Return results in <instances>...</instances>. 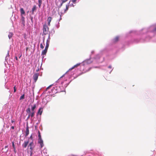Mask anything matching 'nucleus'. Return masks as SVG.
<instances>
[{
	"mask_svg": "<svg viewBox=\"0 0 156 156\" xmlns=\"http://www.w3.org/2000/svg\"><path fill=\"white\" fill-rule=\"evenodd\" d=\"M48 29V28L46 24H44L43 25V33L44 34H47Z\"/></svg>",
	"mask_w": 156,
	"mask_h": 156,
	"instance_id": "f257e3e1",
	"label": "nucleus"
},
{
	"mask_svg": "<svg viewBox=\"0 0 156 156\" xmlns=\"http://www.w3.org/2000/svg\"><path fill=\"white\" fill-rule=\"evenodd\" d=\"M39 75V73H36L34 74L33 76V78L35 82H36L37 80Z\"/></svg>",
	"mask_w": 156,
	"mask_h": 156,
	"instance_id": "f03ea898",
	"label": "nucleus"
},
{
	"mask_svg": "<svg viewBox=\"0 0 156 156\" xmlns=\"http://www.w3.org/2000/svg\"><path fill=\"white\" fill-rule=\"evenodd\" d=\"M38 143L40 144L41 148L44 146L43 141L42 138L38 139Z\"/></svg>",
	"mask_w": 156,
	"mask_h": 156,
	"instance_id": "7ed1b4c3",
	"label": "nucleus"
},
{
	"mask_svg": "<svg viewBox=\"0 0 156 156\" xmlns=\"http://www.w3.org/2000/svg\"><path fill=\"white\" fill-rule=\"evenodd\" d=\"M34 145V143L32 141L30 143L28 146V147H30V149L31 151H33L34 149V147L33 146Z\"/></svg>",
	"mask_w": 156,
	"mask_h": 156,
	"instance_id": "20e7f679",
	"label": "nucleus"
},
{
	"mask_svg": "<svg viewBox=\"0 0 156 156\" xmlns=\"http://www.w3.org/2000/svg\"><path fill=\"white\" fill-rule=\"evenodd\" d=\"M52 20V18L50 16L48 17L47 19L48 24L49 26H50V23Z\"/></svg>",
	"mask_w": 156,
	"mask_h": 156,
	"instance_id": "39448f33",
	"label": "nucleus"
},
{
	"mask_svg": "<svg viewBox=\"0 0 156 156\" xmlns=\"http://www.w3.org/2000/svg\"><path fill=\"white\" fill-rule=\"evenodd\" d=\"M28 143V141H25L24 143L22 145V146L24 148H26L27 147Z\"/></svg>",
	"mask_w": 156,
	"mask_h": 156,
	"instance_id": "423d86ee",
	"label": "nucleus"
},
{
	"mask_svg": "<svg viewBox=\"0 0 156 156\" xmlns=\"http://www.w3.org/2000/svg\"><path fill=\"white\" fill-rule=\"evenodd\" d=\"M20 12L21 13V16H23V15H25V12L23 9V8L20 9Z\"/></svg>",
	"mask_w": 156,
	"mask_h": 156,
	"instance_id": "0eeeda50",
	"label": "nucleus"
},
{
	"mask_svg": "<svg viewBox=\"0 0 156 156\" xmlns=\"http://www.w3.org/2000/svg\"><path fill=\"white\" fill-rule=\"evenodd\" d=\"M119 39V37L118 36L116 37L115 38L113 39V42H116L118 41Z\"/></svg>",
	"mask_w": 156,
	"mask_h": 156,
	"instance_id": "6e6552de",
	"label": "nucleus"
},
{
	"mask_svg": "<svg viewBox=\"0 0 156 156\" xmlns=\"http://www.w3.org/2000/svg\"><path fill=\"white\" fill-rule=\"evenodd\" d=\"M69 7V5H67L66 6V9L64 10V11L63 12H62L61 13L63 14L65 13L68 9Z\"/></svg>",
	"mask_w": 156,
	"mask_h": 156,
	"instance_id": "1a4fd4ad",
	"label": "nucleus"
},
{
	"mask_svg": "<svg viewBox=\"0 0 156 156\" xmlns=\"http://www.w3.org/2000/svg\"><path fill=\"white\" fill-rule=\"evenodd\" d=\"M49 40L50 39V38H49V37L48 39V40L47 41L46 44V46H45V48L47 49H48V48L49 45Z\"/></svg>",
	"mask_w": 156,
	"mask_h": 156,
	"instance_id": "9d476101",
	"label": "nucleus"
},
{
	"mask_svg": "<svg viewBox=\"0 0 156 156\" xmlns=\"http://www.w3.org/2000/svg\"><path fill=\"white\" fill-rule=\"evenodd\" d=\"M29 127L28 126H27L26 129V136H27L29 134Z\"/></svg>",
	"mask_w": 156,
	"mask_h": 156,
	"instance_id": "9b49d317",
	"label": "nucleus"
},
{
	"mask_svg": "<svg viewBox=\"0 0 156 156\" xmlns=\"http://www.w3.org/2000/svg\"><path fill=\"white\" fill-rule=\"evenodd\" d=\"M21 16V21L22 22V23L23 24V26L25 25V18L23 16Z\"/></svg>",
	"mask_w": 156,
	"mask_h": 156,
	"instance_id": "f8f14e48",
	"label": "nucleus"
},
{
	"mask_svg": "<svg viewBox=\"0 0 156 156\" xmlns=\"http://www.w3.org/2000/svg\"><path fill=\"white\" fill-rule=\"evenodd\" d=\"M47 49L45 48L42 51L41 55H46L47 51Z\"/></svg>",
	"mask_w": 156,
	"mask_h": 156,
	"instance_id": "ddd939ff",
	"label": "nucleus"
},
{
	"mask_svg": "<svg viewBox=\"0 0 156 156\" xmlns=\"http://www.w3.org/2000/svg\"><path fill=\"white\" fill-rule=\"evenodd\" d=\"M80 63H77V64L76 65H74L71 68H70L69 69V70H72L73 69H74V68H75L76 67H77L78 66H79L80 65Z\"/></svg>",
	"mask_w": 156,
	"mask_h": 156,
	"instance_id": "4468645a",
	"label": "nucleus"
},
{
	"mask_svg": "<svg viewBox=\"0 0 156 156\" xmlns=\"http://www.w3.org/2000/svg\"><path fill=\"white\" fill-rule=\"evenodd\" d=\"M36 9V5H34L33 6L31 10V12L32 14H34V12L35 11Z\"/></svg>",
	"mask_w": 156,
	"mask_h": 156,
	"instance_id": "2eb2a0df",
	"label": "nucleus"
},
{
	"mask_svg": "<svg viewBox=\"0 0 156 156\" xmlns=\"http://www.w3.org/2000/svg\"><path fill=\"white\" fill-rule=\"evenodd\" d=\"M35 112H30V113H29L31 117H33L34 115Z\"/></svg>",
	"mask_w": 156,
	"mask_h": 156,
	"instance_id": "dca6fc26",
	"label": "nucleus"
},
{
	"mask_svg": "<svg viewBox=\"0 0 156 156\" xmlns=\"http://www.w3.org/2000/svg\"><path fill=\"white\" fill-rule=\"evenodd\" d=\"M61 0L62 1V2L59 5V6L60 7L62 5V4L63 3L66 2L68 1V0Z\"/></svg>",
	"mask_w": 156,
	"mask_h": 156,
	"instance_id": "f3484780",
	"label": "nucleus"
},
{
	"mask_svg": "<svg viewBox=\"0 0 156 156\" xmlns=\"http://www.w3.org/2000/svg\"><path fill=\"white\" fill-rule=\"evenodd\" d=\"M13 35V34L12 33H9L8 35V37L9 39H10L11 37H12Z\"/></svg>",
	"mask_w": 156,
	"mask_h": 156,
	"instance_id": "a211bd4d",
	"label": "nucleus"
},
{
	"mask_svg": "<svg viewBox=\"0 0 156 156\" xmlns=\"http://www.w3.org/2000/svg\"><path fill=\"white\" fill-rule=\"evenodd\" d=\"M41 108H40L39 109V110L38 111V113L40 115H41L42 112V110L41 111Z\"/></svg>",
	"mask_w": 156,
	"mask_h": 156,
	"instance_id": "6ab92c4d",
	"label": "nucleus"
},
{
	"mask_svg": "<svg viewBox=\"0 0 156 156\" xmlns=\"http://www.w3.org/2000/svg\"><path fill=\"white\" fill-rule=\"evenodd\" d=\"M36 108V105H34L32 107V112H35L34 110Z\"/></svg>",
	"mask_w": 156,
	"mask_h": 156,
	"instance_id": "aec40b11",
	"label": "nucleus"
},
{
	"mask_svg": "<svg viewBox=\"0 0 156 156\" xmlns=\"http://www.w3.org/2000/svg\"><path fill=\"white\" fill-rule=\"evenodd\" d=\"M26 112L27 113L29 114L30 112V109L29 108H28L26 110Z\"/></svg>",
	"mask_w": 156,
	"mask_h": 156,
	"instance_id": "412c9836",
	"label": "nucleus"
},
{
	"mask_svg": "<svg viewBox=\"0 0 156 156\" xmlns=\"http://www.w3.org/2000/svg\"><path fill=\"white\" fill-rule=\"evenodd\" d=\"M38 137H39V139H41V134L40 132L39 131H38Z\"/></svg>",
	"mask_w": 156,
	"mask_h": 156,
	"instance_id": "4be33fe9",
	"label": "nucleus"
},
{
	"mask_svg": "<svg viewBox=\"0 0 156 156\" xmlns=\"http://www.w3.org/2000/svg\"><path fill=\"white\" fill-rule=\"evenodd\" d=\"M40 48L42 49L44 48V47L43 46V44L42 43L41 44H40Z\"/></svg>",
	"mask_w": 156,
	"mask_h": 156,
	"instance_id": "5701e85b",
	"label": "nucleus"
},
{
	"mask_svg": "<svg viewBox=\"0 0 156 156\" xmlns=\"http://www.w3.org/2000/svg\"><path fill=\"white\" fill-rule=\"evenodd\" d=\"M71 1L74 3H76V0H71Z\"/></svg>",
	"mask_w": 156,
	"mask_h": 156,
	"instance_id": "b1692460",
	"label": "nucleus"
},
{
	"mask_svg": "<svg viewBox=\"0 0 156 156\" xmlns=\"http://www.w3.org/2000/svg\"><path fill=\"white\" fill-rule=\"evenodd\" d=\"M12 147H13L14 149H15V145H14V143L13 142H12Z\"/></svg>",
	"mask_w": 156,
	"mask_h": 156,
	"instance_id": "393cba45",
	"label": "nucleus"
},
{
	"mask_svg": "<svg viewBox=\"0 0 156 156\" xmlns=\"http://www.w3.org/2000/svg\"><path fill=\"white\" fill-rule=\"evenodd\" d=\"M52 86V85H50L46 89V90H47L48 89H49L50 87H51Z\"/></svg>",
	"mask_w": 156,
	"mask_h": 156,
	"instance_id": "a878e982",
	"label": "nucleus"
},
{
	"mask_svg": "<svg viewBox=\"0 0 156 156\" xmlns=\"http://www.w3.org/2000/svg\"><path fill=\"white\" fill-rule=\"evenodd\" d=\"M16 86H15L14 87V92H16Z\"/></svg>",
	"mask_w": 156,
	"mask_h": 156,
	"instance_id": "bb28decb",
	"label": "nucleus"
},
{
	"mask_svg": "<svg viewBox=\"0 0 156 156\" xmlns=\"http://www.w3.org/2000/svg\"><path fill=\"white\" fill-rule=\"evenodd\" d=\"M42 4V3H39L38 6L39 8H40L41 7Z\"/></svg>",
	"mask_w": 156,
	"mask_h": 156,
	"instance_id": "cd10ccee",
	"label": "nucleus"
},
{
	"mask_svg": "<svg viewBox=\"0 0 156 156\" xmlns=\"http://www.w3.org/2000/svg\"><path fill=\"white\" fill-rule=\"evenodd\" d=\"M38 3H42V0H38Z\"/></svg>",
	"mask_w": 156,
	"mask_h": 156,
	"instance_id": "c85d7f7f",
	"label": "nucleus"
},
{
	"mask_svg": "<svg viewBox=\"0 0 156 156\" xmlns=\"http://www.w3.org/2000/svg\"><path fill=\"white\" fill-rule=\"evenodd\" d=\"M33 154V151H30V155L31 156Z\"/></svg>",
	"mask_w": 156,
	"mask_h": 156,
	"instance_id": "c756f323",
	"label": "nucleus"
},
{
	"mask_svg": "<svg viewBox=\"0 0 156 156\" xmlns=\"http://www.w3.org/2000/svg\"><path fill=\"white\" fill-rule=\"evenodd\" d=\"M30 139L31 140L33 139V137H32V135H31V136H30Z\"/></svg>",
	"mask_w": 156,
	"mask_h": 156,
	"instance_id": "7c9ffc66",
	"label": "nucleus"
},
{
	"mask_svg": "<svg viewBox=\"0 0 156 156\" xmlns=\"http://www.w3.org/2000/svg\"><path fill=\"white\" fill-rule=\"evenodd\" d=\"M39 68H38L37 70H36V71L38 72V71H39Z\"/></svg>",
	"mask_w": 156,
	"mask_h": 156,
	"instance_id": "2f4dec72",
	"label": "nucleus"
},
{
	"mask_svg": "<svg viewBox=\"0 0 156 156\" xmlns=\"http://www.w3.org/2000/svg\"><path fill=\"white\" fill-rule=\"evenodd\" d=\"M24 95H22L20 98H24Z\"/></svg>",
	"mask_w": 156,
	"mask_h": 156,
	"instance_id": "473e14b6",
	"label": "nucleus"
},
{
	"mask_svg": "<svg viewBox=\"0 0 156 156\" xmlns=\"http://www.w3.org/2000/svg\"><path fill=\"white\" fill-rule=\"evenodd\" d=\"M15 58H16V60H18V58H17V56H16L15 57Z\"/></svg>",
	"mask_w": 156,
	"mask_h": 156,
	"instance_id": "72a5a7b5",
	"label": "nucleus"
},
{
	"mask_svg": "<svg viewBox=\"0 0 156 156\" xmlns=\"http://www.w3.org/2000/svg\"><path fill=\"white\" fill-rule=\"evenodd\" d=\"M108 68H112V66H108Z\"/></svg>",
	"mask_w": 156,
	"mask_h": 156,
	"instance_id": "f704fd0d",
	"label": "nucleus"
},
{
	"mask_svg": "<svg viewBox=\"0 0 156 156\" xmlns=\"http://www.w3.org/2000/svg\"><path fill=\"white\" fill-rule=\"evenodd\" d=\"M30 114H29V115H28V118H27V119H29L30 117Z\"/></svg>",
	"mask_w": 156,
	"mask_h": 156,
	"instance_id": "c9c22d12",
	"label": "nucleus"
},
{
	"mask_svg": "<svg viewBox=\"0 0 156 156\" xmlns=\"http://www.w3.org/2000/svg\"><path fill=\"white\" fill-rule=\"evenodd\" d=\"M11 128L13 129H14V127L13 126H12L11 127Z\"/></svg>",
	"mask_w": 156,
	"mask_h": 156,
	"instance_id": "e433bc0d",
	"label": "nucleus"
},
{
	"mask_svg": "<svg viewBox=\"0 0 156 156\" xmlns=\"http://www.w3.org/2000/svg\"><path fill=\"white\" fill-rule=\"evenodd\" d=\"M33 19V17H31V21H32Z\"/></svg>",
	"mask_w": 156,
	"mask_h": 156,
	"instance_id": "4c0bfd02",
	"label": "nucleus"
},
{
	"mask_svg": "<svg viewBox=\"0 0 156 156\" xmlns=\"http://www.w3.org/2000/svg\"><path fill=\"white\" fill-rule=\"evenodd\" d=\"M14 151L15 152V153H16V148H15V149H14Z\"/></svg>",
	"mask_w": 156,
	"mask_h": 156,
	"instance_id": "58836bf2",
	"label": "nucleus"
},
{
	"mask_svg": "<svg viewBox=\"0 0 156 156\" xmlns=\"http://www.w3.org/2000/svg\"><path fill=\"white\" fill-rule=\"evenodd\" d=\"M154 30L156 31V27L154 29Z\"/></svg>",
	"mask_w": 156,
	"mask_h": 156,
	"instance_id": "ea45409f",
	"label": "nucleus"
},
{
	"mask_svg": "<svg viewBox=\"0 0 156 156\" xmlns=\"http://www.w3.org/2000/svg\"><path fill=\"white\" fill-rule=\"evenodd\" d=\"M44 39L43 40V43H44Z\"/></svg>",
	"mask_w": 156,
	"mask_h": 156,
	"instance_id": "a19ab883",
	"label": "nucleus"
},
{
	"mask_svg": "<svg viewBox=\"0 0 156 156\" xmlns=\"http://www.w3.org/2000/svg\"><path fill=\"white\" fill-rule=\"evenodd\" d=\"M11 122L12 123H13L14 122V121L13 120H12Z\"/></svg>",
	"mask_w": 156,
	"mask_h": 156,
	"instance_id": "79ce46f5",
	"label": "nucleus"
},
{
	"mask_svg": "<svg viewBox=\"0 0 156 156\" xmlns=\"http://www.w3.org/2000/svg\"><path fill=\"white\" fill-rule=\"evenodd\" d=\"M8 147V146H6L5 147V148H7V147Z\"/></svg>",
	"mask_w": 156,
	"mask_h": 156,
	"instance_id": "37998d69",
	"label": "nucleus"
},
{
	"mask_svg": "<svg viewBox=\"0 0 156 156\" xmlns=\"http://www.w3.org/2000/svg\"><path fill=\"white\" fill-rule=\"evenodd\" d=\"M21 55H20V56L19 57V58H20V57H21Z\"/></svg>",
	"mask_w": 156,
	"mask_h": 156,
	"instance_id": "c03bdc74",
	"label": "nucleus"
},
{
	"mask_svg": "<svg viewBox=\"0 0 156 156\" xmlns=\"http://www.w3.org/2000/svg\"><path fill=\"white\" fill-rule=\"evenodd\" d=\"M60 19H61V16L60 15Z\"/></svg>",
	"mask_w": 156,
	"mask_h": 156,
	"instance_id": "a18cd8bd",
	"label": "nucleus"
}]
</instances>
